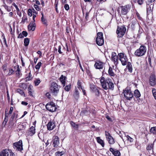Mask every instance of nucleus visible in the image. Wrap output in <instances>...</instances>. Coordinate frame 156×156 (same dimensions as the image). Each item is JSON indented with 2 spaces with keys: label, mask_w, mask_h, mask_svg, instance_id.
<instances>
[{
  "label": "nucleus",
  "mask_w": 156,
  "mask_h": 156,
  "mask_svg": "<svg viewBox=\"0 0 156 156\" xmlns=\"http://www.w3.org/2000/svg\"><path fill=\"white\" fill-rule=\"evenodd\" d=\"M126 137L127 140H129L131 143L133 142V138L131 137L128 135H127L126 136Z\"/></svg>",
  "instance_id": "nucleus-45"
},
{
  "label": "nucleus",
  "mask_w": 156,
  "mask_h": 156,
  "mask_svg": "<svg viewBox=\"0 0 156 156\" xmlns=\"http://www.w3.org/2000/svg\"><path fill=\"white\" fill-rule=\"evenodd\" d=\"M118 56L119 59L121 61L122 65H126L128 60L126 54L122 53H120L118 54Z\"/></svg>",
  "instance_id": "nucleus-4"
},
{
  "label": "nucleus",
  "mask_w": 156,
  "mask_h": 156,
  "mask_svg": "<svg viewBox=\"0 0 156 156\" xmlns=\"http://www.w3.org/2000/svg\"><path fill=\"white\" fill-rule=\"evenodd\" d=\"M14 68L15 69H16V75L17 76H20V70L18 66H15L14 67Z\"/></svg>",
  "instance_id": "nucleus-27"
},
{
  "label": "nucleus",
  "mask_w": 156,
  "mask_h": 156,
  "mask_svg": "<svg viewBox=\"0 0 156 156\" xmlns=\"http://www.w3.org/2000/svg\"><path fill=\"white\" fill-rule=\"evenodd\" d=\"M152 92L154 97L156 100V89L154 88H152Z\"/></svg>",
  "instance_id": "nucleus-41"
},
{
  "label": "nucleus",
  "mask_w": 156,
  "mask_h": 156,
  "mask_svg": "<svg viewBox=\"0 0 156 156\" xmlns=\"http://www.w3.org/2000/svg\"><path fill=\"white\" fill-rule=\"evenodd\" d=\"M61 46H59L58 47V51L59 52V53L60 54H62V52H61Z\"/></svg>",
  "instance_id": "nucleus-62"
},
{
  "label": "nucleus",
  "mask_w": 156,
  "mask_h": 156,
  "mask_svg": "<svg viewBox=\"0 0 156 156\" xmlns=\"http://www.w3.org/2000/svg\"><path fill=\"white\" fill-rule=\"evenodd\" d=\"M17 114L16 112H14L13 114L12 115L11 118L14 119L15 118H16V119L17 118Z\"/></svg>",
  "instance_id": "nucleus-50"
},
{
  "label": "nucleus",
  "mask_w": 156,
  "mask_h": 156,
  "mask_svg": "<svg viewBox=\"0 0 156 156\" xmlns=\"http://www.w3.org/2000/svg\"><path fill=\"white\" fill-rule=\"evenodd\" d=\"M64 154L63 151H58L55 153V154L56 156H62Z\"/></svg>",
  "instance_id": "nucleus-44"
},
{
  "label": "nucleus",
  "mask_w": 156,
  "mask_h": 156,
  "mask_svg": "<svg viewBox=\"0 0 156 156\" xmlns=\"http://www.w3.org/2000/svg\"><path fill=\"white\" fill-rule=\"evenodd\" d=\"M22 34L23 36L24 37H26L27 35V33L26 31H23L22 32Z\"/></svg>",
  "instance_id": "nucleus-58"
},
{
  "label": "nucleus",
  "mask_w": 156,
  "mask_h": 156,
  "mask_svg": "<svg viewBox=\"0 0 156 156\" xmlns=\"http://www.w3.org/2000/svg\"><path fill=\"white\" fill-rule=\"evenodd\" d=\"M146 51V47L144 45H141L139 49L135 51L134 54L136 56L140 57L144 55Z\"/></svg>",
  "instance_id": "nucleus-2"
},
{
  "label": "nucleus",
  "mask_w": 156,
  "mask_h": 156,
  "mask_svg": "<svg viewBox=\"0 0 156 156\" xmlns=\"http://www.w3.org/2000/svg\"><path fill=\"white\" fill-rule=\"evenodd\" d=\"M90 88L91 90L94 92H95L96 95H98L99 94V91L94 84H90Z\"/></svg>",
  "instance_id": "nucleus-18"
},
{
  "label": "nucleus",
  "mask_w": 156,
  "mask_h": 156,
  "mask_svg": "<svg viewBox=\"0 0 156 156\" xmlns=\"http://www.w3.org/2000/svg\"><path fill=\"white\" fill-rule=\"evenodd\" d=\"M28 93L30 95H32V90L30 86H29L28 88Z\"/></svg>",
  "instance_id": "nucleus-49"
},
{
  "label": "nucleus",
  "mask_w": 156,
  "mask_h": 156,
  "mask_svg": "<svg viewBox=\"0 0 156 156\" xmlns=\"http://www.w3.org/2000/svg\"><path fill=\"white\" fill-rule=\"evenodd\" d=\"M58 1H57L56 0H55V8H58Z\"/></svg>",
  "instance_id": "nucleus-59"
},
{
  "label": "nucleus",
  "mask_w": 156,
  "mask_h": 156,
  "mask_svg": "<svg viewBox=\"0 0 156 156\" xmlns=\"http://www.w3.org/2000/svg\"><path fill=\"white\" fill-rule=\"evenodd\" d=\"M137 24V21L135 19H132L131 22L129 25V27H130L133 30H134Z\"/></svg>",
  "instance_id": "nucleus-16"
},
{
  "label": "nucleus",
  "mask_w": 156,
  "mask_h": 156,
  "mask_svg": "<svg viewBox=\"0 0 156 156\" xmlns=\"http://www.w3.org/2000/svg\"><path fill=\"white\" fill-rule=\"evenodd\" d=\"M126 31V28L124 26L118 27L116 33L119 37H121L125 34Z\"/></svg>",
  "instance_id": "nucleus-8"
},
{
  "label": "nucleus",
  "mask_w": 156,
  "mask_h": 156,
  "mask_svg": "<svg viewBox=\"0 0 156 156\" xmlns=\"http://www.w3.org/2000/svg\"><path fill=\"white\" fill-rule=\"evenodd\" d=\"M123 94L124 97L127 100H130L133 97V93L128 88H126L123 91Z\"/></svg>",
  "instance_id": "nucleus-5"
},
{
  "label": "nucleus",
  "mask_w": 156,
  "mask_h": 156,
  "mask_svg": "<svg viewBox=\"0 0 156 156\" xmlns=\"http://www.w3.org/2000/svg\"><path fill=\"white\" fill-rule=\"evenodd\" d=\"M154 145L152 144H149L147 147V150H150L153 149Z\"/></svg>",
  "instance_id": "nucleus-40"
},
{
  "label": "nucleus",
  "mask_w": 156,
  "mask_h": 156,
  "mask_svg": "<svg viewBox=\"0 0 156 156\" xmlns=\"http://www.w3.org/2000/svg\"><path fill=\"white\" fill-rule=\"evenodd\" d=\"M14 71L12 68H9V72L8 73V75L9 76H10L12 74Z\"/></svg>",
  "instance_id": "nucleus-36"
},
{
  "label": "nucleus",
  "mask_w": 156,
  "mask_h": 156,
  "mask_svg": "<svg viewBox=\"0 0 156 156\" xmlns=\"http://www.w3.org/2000/svg\"><path fill=\"white\" fill-rule=\"evenodd\" d=\"M105 63L102 62L97 61L96 62L94 66L97 69H102L105 66Z\"/></svg>",
  "instance_id": "nucleus-12"
},
{
  "label": "nucleus",
  "mask_w": 156,
  "mask_h": 156,
  "mask_svg": "<svg viewBox=\"0 0 156 156\" xmlns=\"http://www.w3.org/2000/svg\"><path fill=\"white\" fill-rule=\"evenodd\" d=\"M127 68L128 71L130 73L132 72L133 68L131 63L130 62H128L127 65Z\"/></svg>",
  "instance_id": "nucleus-29"
},
{
  "label": "nucleus",
  "mask_w": 156,
  "mask_h": 156,
  "mask_svg": "<svg viewBox=\"0 0 156 156\" xmlns=\"http://www.w3.org/2000/svg\"><path fill=\"white\" fill-rule=\"evenodd\" d=\"M15 154L11 150L5 149L0 152V156H15Z\"/></svg>",
  "instance_id": "nucleus-7"
},
{
  "label": "nucleus",
  "mask_w": 156,
  "mask_h": 156,
  "mask_svg": "<svg viewBox=\"0 0 156 156\" xmlns=\"http://www.w3.org/2000/svg\"><path fill=\"white\" fill-rule=\"evenodd\" d=\"M3 6L4 7L5 9H6L8 12H9L11 11V8L9 7L5 4H4L3 5Z\"/></svg>",
  "instance_id": "nucleus-37"
},
{
  "label": "nucleus",
  "mask_w": 156,
  "mask_h": 156,
  "mask_svg": "<svg viewBox=\"0 0 156 156\" xmlns=\"http://www.w3.org/2000/svg\"><path fill=\"white\" fill-rule=\"evenodd\" d=\"M118 56L116 55V53L115 52H112L111 60L115 65H117L118 64Z\"/></svg>",
  "instance_id": "nucleus-13"
},
{
  "label": "nucleus",
  "mask_w": 156,
  "mask_h": 156,
  "mask_svg": "<svg viewBox=\"0 0 156 156\" xmlns=\"http://www.w3.org/2000/svg\"><path fill=\"white\" fill-rule=\"evenodd\" d=\"M27 20V18L26 16H23L22 19V22L24 23L26 20Z\"/></svg>",
  "instance_id": "nucleus-54"
},
{
  "label": "nucleus",
  "mask_w": 156,
  "mask_h": 156,
  "mask_svg": "<svg viewBox=\"0 0 156 156\" xmlns=\"http://www.w3.org/2000/svg\"><path fill=\"white\" fill-rule=\"evenodd\" d=\"M55 107V103L53 102H50L48 103L45 105V107Z\"/></svg>",
  "instance_id": "nucleus-26"
},
{
  "label": "nucleus",
  "mask_w": 156,
  "mask_h": 156,
  "mask_svg": "<svg viewBox=\"0 0 156 156\" xmlns=\"http://www.w3.org/2000/svg\"><path fill=\"white\" fill-rule=\"evenodd\" d=\"M14 148L16 151H21L23 150L22 141L20 140L17 142L14 143L13 144Z\"/></svg>",
  "instance_id": "nucleus-9"
},
{
  "label": "nucleus",
  "mask_w": 156,
  "mask_h": 156,
  "mask_svg": "<svg viewBox=\"0 0 156 156\" xmlns=\"http://www.w3.org/2000/svg\"><path fill=\"white\" fill-rule=\"evenodd\" d=\"M134 95L136 98H139L140 96V94L138 90H136L134 92Z\"/></svg>",
  "instance_id": "nucleus-28"
},
{
  "label": "nucleus",
  "mask_w": 156,
  "mask_h": 156,
  "mask_svg": "<svg viewBox=\"0 0 156 156\" xmlns=\"http://www.w3.org/2000/svg\"><path fill=\"white\" fill-rule=\"evenodd\" d=\"M96 139L98 142L103 147H104V144L103 141L99 137H97Z\"/></svg>",
  "instance_id": "nucleus-25"
},
{
  "label": "nucleus",
  "mask_w": 156,
  "mask_h": 156,
  "mask_svg": "<svg viewBox=\"0 0 156 156\" xmlns=\"http://www.w3.org/2000/svg\"><path fill=\"white\" fill-rule=\"evenodd\" d=\"M64 8L66 10H68L69 8V5L67 4H65L64 5Z\"/></svg>",
  "instance_id": "nucleus-55"
},
{
  "label": "nucleus",
  "mask_w": 156,
  "mask_h": 156,
  "mask_svg": "<svg viewBox=\"0 0 156 156\" xmlns=\"http://www.w3.org/2000/svg\"><path fill=\"white\" fill-rule=\"evenodd\" d=\"M79 93L78 92V90L76 89H75V91L73 94V96L77 100L78 99L79 97Z\"/></svg>",
  "instance_id": "nucleus-30"
},
{
  "label": "nucleus",
  "mask_w": 156,
  "mask_h": 156,
  "mask_svg": "<svg viewBox=\"0 0 156 156\" xmlns=\"http://www.w3.org/2000/svg\"><path fill=\"white\" fill-rule=\"evenodd\" d=\"M18 37L19 38H22L23 37V36L22 33H20Z\"/></svg>",
  "instance_id": "nucleus-64"
},
{
  "label": "nucleus",
  "mask_w": 156,
  "mask_h": 156,
  "mask_svg": "<svg viewBox=\"0 0 156 156\" xmlns=\"http://www.w3.org/2000/svg\"><path fill=\"white\" fill-rule=\"evenodd\" d=\"M41 82L40 80L39 79H37L35 80L34 81L35 85L36 86H38Z\"/></svg>",
  "instance_id": "nucleus-34"
},
{
  "label": "nucleus",
  "mask_w": 156,
  "mask_h": 156,
  "mask_svg": "<svg viewBox=\"0 0 156 156\" xmlns=\"http://www.w3.org/2000/svg\"><path fill=\"white\" fill-rule=\"evenodd\" d=\"M60 87L56 83H53L51 87V90L53 95L56 96L59 91Z\"/></svg>",
  "instance_id": "nucleus-6"
},
{
  "label": "nucleus",
  "mask_w": 156,
  "mask_h": 156,
  "mask_svg": "<svg viewBox=\"0 0 156 156\" xmlns=\"http://www.w3.org/2000/svg\"><path fill=\"white\" fill-rule=\"evenodd\" d=\"M130 5H127L121 7V13L122 15H126L130 9Z\"/></svg>",
  "instance_id": "nucleus-10"
},
{
  "label": "nucleus",
  "mask_w": 156,
  "mask_h": 156,
  "mask_svg": "<svg viewBox=\"0 0 156 156\" xmlns=\"http://www.w3.org/2000/svg\"><path fill=\"white\" fill-rule=\"evenodd\" d=\"M70 86L71 85H66L65 88V89L66 91H68L70 89Z\"/></svg>",
  "instance_id": "nucleus-51"
},
{
  "label": "nucleus",
  "mask_w": 156,
  "mask_h": 156,
  "mask_svg": "<svg viewBox=\"0 0 156 156\" xmlns=\"http://www.w3.org/2000/svg\"><path fill=\"white\" fill-rule=\"evenodd\" d=\"M150 132L154 134L156 133V127H154L151 128L150 129Z\"/></svg>",
  "instance_id": "nucleus-35"
},
{
  "label": "nucleus",
  "mask_w": 156,
  "mask_h": 156,
  "mask_svg": "<svg viewBox=\"0 0 156 156\" xmlns=\"http://www.w3.org/2000/svg\"><path fill=\"white\" fill-rule=\"evenodd\" d=\"M156 78L154 74H151L149 78L150 84L152 86H154L155 84Z\"/></svg>",
  "instance_id": "nucleus-14"
},
{
  "label": "nucleus",
  "mask_w": 156,
  "mask_h": 156,
  "mask_svg": "<svg viewBox=\"0 0 156 156\" xmlns=\"http://www.w3.org/2000/svg\"><path fill=\"white\" fill-rule=\"evenodd\" d=\"M45 95L48 98H50L51 95L49 92L45 94Z\"/></svg>",
  "instance_id": "nucleus-60"
},
{
  "label": "nucleus",
  "mask_w": 156,
  "mask_h": 156,
  "mask_svg": "<svg viewBox=\"0 0 156 156\" xmlns=\"http://www.w3.org/2000/svg\"><path fill=\"white\" fill-rule=\"evenodd\" d=\"M34 6L37 10L39 11L40 8L39 6L36 5H34Z\"/></svg>",
  "instance_id": "nucleus-56"
},
{
  "label": "nucleus",
  "mask_w": 156,
  "mask_h": 156,
  "mask_svg": "<svg viewBox=\"0 0 156 156\" xmlns=\"http://www.w3.org/2000/svg\"><path fill=\"white\" fill-rule=\"evenodd\" d=\"M88 16H89V12H87L86 13V15L85 16V19L86 21H87L88 19Z\"/></svg>",
  "instance_id": "nucleus-57"
},
{
  "label": "nucleus",
  "mask_w": 156,
  "mask_h": 156,
  "mask_svg": "<svg viewBox=\"0 0 156 156\" xmlns=\"http://www.w3.org/2000/svg\"><path fill=\"white\" fill-rule=\"evenodd\" d=\"M36 27L35 23L34 22L31 23L28 25V30L29 31H33L34 30Z\"/></svg>",
  "instance_id": "nucleus-20"
},
{
  "label": "nucleus",
  "mask_w": 156,
  "mask_h": 156,
  "mask_svg": "<svg viewBox=\"0 0 156 156\" xmlns=\"http://www.w3.org/2000/svg\"><path fill=\"white\" fill-rule=\"evenodd\" d=\"M53 144L55 148H57L59 144V138L58 136H54L53 138Z\"/></svg>",
  "instance_id": "nucleus-15"
},
{
  "label": "nucleus",
  "mask_w": 156,
  "mask_h": 156,
  "mask_svg": "<svg viewBox=\"0 0 156 156\" xmlns=\"http://www.w3.org/2000/svg\"><path fill=\"white\" fill-rule=\"evenodd\" d=\"M7 111H8V110L7 109H6L5 112V117L4 118V119L2 123V126L3 127H5L6 124L7 123V122L8 120V117L7 115Z\"/></svg>",
  "instance_id": "nucleus-22"
},
{
  "label": "nucleus",
  "mask_w": 156,
  "mask_h": 156,
  "mask_svg": "<svg viewBox=\"0 0 156 156\" xmlns=\"http://www.w3.org/2000/svg\"><path fill=\"white\" fill-rule=\"evenodd\" d=\"M41 64L42 63L41 62H39L37 65L35 66V68L37 70L39 69Z\"/></svg>",
  "instance_id": "nucleus-42"
},
{
  "label": "nucleus",
  "mask_w": 156,
  "mask_h": 156,
  "mask_svg": "<svg viewBox=\"0 0 156 156\" xmlns=\"http://www.w3.org/2000/svg\"><path fill=\"white\" fill-rule=\"evenodd\" d=\"M35 11L34 9H32L31 10L30 9H29L28 11V15L30 16H31L32 15V11Z\"/></svg>",
  "instance_id": "nucleus-43"
},
{
  "label": "nucleus",
  "mask_w": 156,
  "mask_h": 156,
  "mask_svg": "<svg viewBox=\"0 0 156 156\" xmlns=\"http://www.w3.org/2000/svg\"><path fill=\"white\" fill-rule=\"evenodd\" d=\"M66 77L62 75L60 78V80L63 87H64L66 84Z\"/></svg>",
  "instance_id": "nucleus-23"
},
{
  "label": "nucleus",
  "mask_w": 156,
  "mask_h": 156,
  "mask_svg": "<svg viewBox=\"0 0 156 156\" xmlns=\"http://www.w3.org/2000/svg\"><path fill=\"white\" fill-rule=\"evenodd\" d=\"M35 126H32L29 130L28 134L30 136H32L34 135L35 133Z\"/></svg>",
  "instance_id": "nucleus-19"
},
{
  "label": "nucleus",
  "mask_w": 156,
  "mask_h": 156,
  "mask_svg": "<svg viewBox=\"0 0 156 156\" xmlns=\"http://www.w3.org/2000/svg\"><path fill=\"white\" fill-rule=\"evenodd\" d=\"M77 87L79 89H81V88H82L81 86V82H80L79 80H78L77 82Z\"/></svg>",
  "instance_id": "nucleus-46"
},
{
  "label": "nucleus",
  "mask_w": 156,
  "mask_h": 156,
  "mask_svg": "<svg viewBox=\"0 0 156 156\" xmlns=\"http://www.w3.org/2000/svg\"><path fill=\"white\" fill-rule=\"evenodd\" d=\"M96 44L99 46H102L104 43L103 34L102 32H98L97 34L96 40Z\"/></svg>",
  "instance_id": "nucleus-3"
},
{
  "label": "nucleus",
  "mask_w": 156,
  "mask_h": 156,
  "mask_svg": "<svg viewBox=\"0 0 156 156\" xmlns=\"http://www.w3.org/2000/svg\"><path fill=\"white\" fill-rule=\"evenodd\" d=\"M153 6L152 4L150 5L149 3H147V10H151V7Z\"/></svg>",
  "instance_id": "nucleus-38"
},
{
  "label": "nucleus",
  "mask_w": 156,
  "mask_h": 156,
  "mask_svg": "<svg viewBox=\"0 0 156 156\" xmlns=\"http://www.w3.org/2000/svg\"><path fill=\"white\" fill-rule=\"evenodd\" d=\"M105 135L106 139L108 141V143L110 144H113L115 143L114 139L111 136L110 133L109 132L105 131Z\"/></svg>",
  "instance_id": "nucleus-11"
},
{
  "label": "nucleus",
  "mask_w": 156,
  "mask_h": 156,
  "mask_svg": "<svg viewBox=\"0 0 156 156\" xmlns=\"http://www.w3.org/2000/svg\"><path fill=\"white\" fill-rule=\"evenodd\" d=\"M55 125L52 122H50L47 125L48 129L49 130H52L55 128Z\"/></svg>",
  "instance_id": "nucleus-21"
},
{
  "label": "nucleus",
  "mask_w": 156,
  "mask_h": 156,
  "mask_svg": "<svg viewBox=\"0 0 156 156\" xmlns=\"http://www.w3.org/2000/svg\"><path fill=\"white\" fill-rule=\"evenodd\" d=\"M136 15L138 18L140 20H141V18L140 17V15L139 14V13H138V12H137L136 13Z\"/></svg>",
  "instance_id": "nucleus-63"
},
{
  "label": "nucleus",
  "mask_w": 156,
  "mask_h": 156,
  "mask_svg": "<svg viewBox=\"0 0 156 156\" xmlns=\"http://www.w3.org/2000/svg\"><path fill=\"white\" fill-rule=\"evenodd\" d=\"M30 40L28 38H26L24 39V45L25 46H27L29 43Z\"/></svg>",
  "instance_id": "nucleus-32"
},
{
  "label": "nucleus",
  "mask_w": 156,
  "mask_h": 156,
  "mask_svg": "<svg viewBox=\"0 0 156 156\" xmlns=\"http://www.w3.org/2000/svg\"><path fill=\"white\" fill-rule=\"evenodd\" d=\"M108 73L109 75L112 76H115V73L113 72L111 66H109L108 70Z\"/></svg>",
  "instance_id": "nucleus-24"
},
{
  "label": "nucleus",
  "mask_w": 156,
  "mask_h": 156,
  "mask_svg": "<svg viewBox=\"0 0 156 156\" xmlns=\"http://www.w3.org/2000/svg\"><path fill=\"white\" fill-rule=\"evenodd\" d=\"M14 119H13L12 118H10L9 121V124L12 125V126H13L14 125L15 123L13 122L14 121Z\"/></svg>",
  "instance_id": "nucleus-47"
},
{
  "label": "nucleus",
  "mask_w": 156,
  "mask_h": 156,
  "mask_svg": "<svg viewBox=\"0 0 156 156\" xmlns=\"http://www.w3.org/2000/svg\"><path fill=\"white\" fill-rule=\"evenodd\" d=\"M71 125L75 129H78V125L77 124H76L73 121H71L70 122Z\"/></svg>",
  "instance_id": "nucleus-31"
},
{
  "label": "nucleus",
  "mask_w": 156,
  "mask_h": 156,
  "mask_svg": "<svg viewBox=\"0 0 156 156\" xmlns=\"http://www.w3.org/2000/svg\"><path fill=\"white\" fill-rule=\"evenodd\" d=\"M32 79L30 73H29V76L26 78V80L27 81H29Z\"/></svg>",
  "instance_id": "nucleus-52"
},
{
  "label": "nucleus",
  "mask_w": 156,
  "mask_h": 156,
  "mask_svg": "<svg viewBox=\"0 0 156 156\" xmlns=\"http://www.w3.org/2000/svg\"><path fill=\"white\" fill-rule=\"evenodd\" d=\"M41 15L42 16L41 18V20L43 24H44V25H47V24L46 23V22H47L46 20L44 18V15L42 13H41Z\"/></svg>",
  "instance_id": "nucleus-33"
},
{
  "label": "nucleus",
  "mask_w": 156,
  "mask_h": 156,
  "mask_svg": "<svg viewBox=\"0 0 156 156\" xmlns=\"http://www.w3.org/2000/svg\"><path fill=\"white\" fill-rule=\"evenodd\" d=\"M6 109H7L8 110V109L7 108ZM13 108H10L9 111V113H8V110L7 111V114H8L9 115L11 114L13 112Z\"/></svg>",
  "instance_id": "nucleus-53"
},
{
  "label": "nucleus",
  "mask_w": 156,
  "mask_h": 156,
  "mask_svg": "<svg viewBox=\"0 0 156 156\" xmlns=\"http://www.w3.org/2000/svg\"><path fill=\"white\" fill-rule=\"evenodd\" d=\"M109 151L114 156H120L121 153L120 151L116 149H114L112 147L109 149Z\"/></svg>",
  "instance_id": "nucleus-17"
},
{
  "label": "nucleus",
  "mask_w": 156,
  "mask_h": 156,
  "mask_svg": "<svg viewBox=\"0 0 156 156\" xmlns=\"http://www.w3.org/2000/svg\"><path fill=\"white\" fill-rule=\"evenodd\" d=\"M100 83L102 88L105 90H107L109 89L113 90L114 88V84L112 81L111 79L107 78L105 79L104 77L102 76L100 80Z\"/></svg>",
  "instance_id": "nucleus-1"
},
{
  "label": "nucleus",
  "mask_w": 156,
  "mask_h": 156,
  "mask_svg": "<svg viewBox=\"0 0 156 156\" xmlns=\"http://www.w3.org/2000/svg\"><path fill=\"white\" fill-rule=\"evenodd\" d=\"M17 92L19 93L21 95H23L24 94V93L23 90L20 89H18L17 90Z\"/></svg>",
  "instance_id": "nucleus-48"
},
{
  "label": "nucleus",
  "mask_w": 156,
  "mask_h": 156,
  "mask_svg": "<svg viewBox=\"0 0 156 156\" xmlns=\"http://www.w3.org/2000/svg\"><path fill=\"white\" fill-rule=\"evenodd\" d=\"M57 108H46L47 110L51 112L56 111Z\"/></svg>",
  "instance_id": "nucleus-39"
},
{
  "label": "nucleus",
  "mask_w": 156,
  "mask_h": 156,
  "mask_svg": "<svg viewBox=\"0 0 156 156\" xmlns=\"http://www.w3.org/2000/svg\"><path fill=\"white\" fill-rule=\"evenodd\" d=\"M144 0H137V2L139 5H142Z\"/></svg>",
  "instance_id": "nucleus-61"
}]
</instances>
